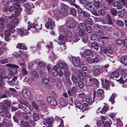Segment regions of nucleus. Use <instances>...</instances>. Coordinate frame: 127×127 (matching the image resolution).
<instances>
[{"mask_svg": "<svg viewBox=\"0 0 127 127\" xmlns=\"http://www.w3.org/2000/svg\"><path fill=\"white\" fill-rule=\"evenodd\" d=\"M8 60L7 59H4L0 61V63L2 64H4L8 62Z\"/></svg>", "mask_w": 127, "mask_h": 127, "instance_id": "60", "label": "nucleus"}, {"mask_svg": "<svg viewBox=\"0 0 127 127\" xmlns=\"http://www.w3.org/2000/svg\"><path fill=\"white\" fill-rule=\"evenodd\" d=\"M16 2L13 3V6H11L10 8L9 7L8 5L6 4L4 10V11L6 12L7 13H8L9 12L12 11L15 12V9H20L21 7Z\"/></svg>", "mask_w": 127, "mask_h": 127, "instance_id": "1", "label": "nucleus"}, {"mask_svg": "<svg viewBox=\"0 0 127 127\" xmlns=\"http://www.w3.org/2000/svg\"><path fill=\"white\" fill-rule=\"evenodd\" d=\"M84 53H85V54L88 56H90L92 54V52L91 51L88 50H86Z\"/></svg>", "mask_w": 127, "mask_h": 127, "instance_id": "47", "label": "nucleus"}, {"mask_svg": "<svg viewBox=\"0 0 127 127\" xmlns=\"http://www.w3.org/2000/svg\"><path fill=\"white\" fill-rule=\"evenodd\" d=\"M33 118L35 121H37L39 119V116L35 113H33Z\"/></svg>", "mask_w": 127, "mask_h": 127, "instance_id": "41", "label": "nucleus"}, {"mask_svg": "<svg viewBox=\"0 0 127 127\" xmlns=\"http://www.w3.org/2000/svg\"><path fill=\"white\" fill-rule=\"evenodd\" d=\"M71 5L74 6L76 8H77V10L78 12L80 13H82L83 12V11L81 8L79 7V6L76 4H74L73 3L71 4Z\"/></svg>", "mask_w": 127, "mask_h": 127, "instance_id": "35", "label": "nucleus"}, {"mask_svg": "<svg viewBox=\"0 0 127 127\" xmlns=\"http://www.w3.org/2000/svg\"><path fill=\"white\" fill-rule=\"evenodd\" d=\"M31 28H32L34 29H35H35V31H38L37 29L38 28V27L37 26V24L31 23L28 25V26L27 28V30H29Z\"/></svg>", "mask_w": 127, "mask_h": 127, "instance_id": "19", "label": "nucleus"}, {"mask_svg": "<svg viewBox=\"0 0 127 127\" xmlns=\"http://www.w3.org/2000/svg\"><path fill=\"white\" fill-rule=\"evenodd\" d=\"M93 74L95 75L96 76L99 75L100 74V72L99 69L93 67V68L92 69Z\"/></svg>", "mask_w": 127, "mask_h": 127, "instance_id": "28", "label": "nucleus"}, {"mask_svg": "<svg viewBox=\"0 0 127 127\" xmlns=\"http://www.w3.org/2000/svg\"><path fill=\"white\" fill-rule=\"evenodd\" d=\"M59 102L60 106L62 107L66 106L67 104L65 99L63 97L59 99Z\"/></svg>", "mask_w": 127, "mask_h": 127, "instance_id": "13", "label": "nucleus"}, {"mask_svg": "<svg viewBox=\"0 0 127 127\" xmlns=\"http://www.w3.org/2000/svg\"><path fill=\"white\" fill-rule=\"evenodd\" d=\"M47 100L48 102L52 105L55 106L57 104L56 100L54 98L52 97H48L47 98Z\"/></svg>", "mask_w": 127, "mask_h": 127, "instance_id": "9", "label": "nucleus"}, {"mask_svg": "<svg viewBox=\"0 0 127 127\" xmlns=\"http://www.w3.org/2000/svg\"><path fill=\"white\" fill-rule=\"evenodd\" d=\"M97 35L96 34H93L91 37L90 38L91 40H94L97 38Z\"/></svg>", "mask_w": 127, "mask_h": 127, "instance_id": "59", "label": "nucleus"}, {"mask_svg": "<svg viewBox=\"0 0 127 127\" xmlns=\"http://www.w3.org/2000/svg\"><path fill=\"white\" fill-rule=\"evenodd\" d=\"M121 63L127 66V56H123L120 59Z\"/></svg>", "mask_w": 127, "mask_h": 127, "instance_id": "27", "label": "nucleus"}, {"mask_svg": "<svg viewBox=\"0 0 127 127\" xmlns=\"http://www.w3.org/2000/svg\"><path fill=\"white\" fill-rule=\"evenodd\" d=\"M64 33L67 35L68 36L70 37L72 36V34L71 32L68 30L65 29L64 30Z\"/></svg>", "mask_w": 127, "mask_h": 127, "instance_id": "43", "label": "nucleus"}, {"mask_svg": "<svg viewBox=\"0 0 127 127\" xmlns=\"http://www.w3.org/2000/svg\"><path fill=\"white\" fill-rule=\"evenodd\" d=\"M22 93L23 96L26 98H28L31 96V94L30 92L27 89H24Z\"/></svg>", "mask_w": 127, "mask_h": 127, "instance_id": "12", "label": "nucleus"}, {"mask_svg": "<svg viewBox=\"0 0 127 127\" xmlns=\"http://www.w3.org/2000/svg\"><path fill=\"white\" fill-rule=\"evenodd\" d=\"M24 6L26 10H29L32 8V7L30 5L28 2L24 4Z\"/></svg>", "mask_w": 127, "mask_h": 127, "instance_id": "37", "label": "nucleus"}, {"mask_svg": "<svg viewBox=\"0 0 127 127\" xmlns=\"http://www.w3.org/2000/svg\"><path fill=\"white\" fill-rule=\"evenodd\" d=\"M51 73L52 75L55 76L58 74L60 76H61L63 74V70L59 68V65L58 64H56L55 66L53 67Z\"/></svg>", "mask_w": 127, "mask_h": 127, "instance_id": "2", "label": "nucleus"}, {"mask_svg": "<svg viewBox=\"0 0 127 127\" xmlns=\"http://www.w3.org/2000/svg\"><path fill=\"white\" fill-rule=\"evenodd\" d=\"M20 123L21 125L24 127H30L29 123L24 121V120H21Z\"/></svg>", "mask_w": 127, "mask_h": 127, "instance_id": "30", "label": "nucleus"}, {"mask_svg": "<svg viewBox=\"0 0 127 127\" xmlns=\"http://www.w3.org/2000/svg\"><path fill=\"white\" fill-rule=\"evenodd\" d=\"M75 103L76 106L77 108L81 109H83V106L79 102L76 101Z\"/></svg>", "mask_w": 127, "mask_h": 127, "instance_id": "42", "label": "nucleus"}, {"mask_svg": "<svg viewBox=\"0 0 127 127\" xmlns=\"http://www.w3.org/2000/svg\"><path fill=\"white\" fill-rule=\"evenodd\" d=\"M22 115V113L20 111H18L16 112L15 116V117L17 118H20Z\"/></svg>", "mask_w": 127, "mask_h": 127, "instance_id": "52", "label": "nucleus"}, {"mask_svg": "<svg viewBox=\"0 0 127 127\" xmlns=\"http://www.w3.org/2000/svg\"><path fill=\"white\" fill-rule=\"evenodd\" d=\"M91 46L92 47L96 50H98L99 48V46L98 45L95 43H92L91 44Z\"/></svg>", "mask_w": 127, "mask_h": 127, "instance_id": "48", "label": "nucleus"}, {"mask_svg": "<svg viewBox=\"0 0 127 127\" xmlns=\"http://www.w3.org/2000/svg\"><path fill=\"white\" fill-rule=\"evenodd\" d=\"M106 11L104 9H100L98 11V14L100 15H104L105 14Z\"/></svg>", "mask_w": 127, "mask_h": 127, "instance_id": "50", "label": "nucleus"}, {"mask_svg": "<svg viewBox=\"0 0 127 127\" xmlns=\"http://www.w3.org/2000/svg\"><path fill=\"white\" fill-rule=\"evenodd\" d=\"M49 79L45 77H43L42 80V83L45 84H48L49 82Z\"/></svg>", "mask_w": 127, "mask_h": 127, "instance_id": "40", "label": "nucleus"}, {"mask_svg": "<svg viewBox=\"0 0 127 127\" xmlns=\"http://www.w3.org/2000/svg\"><path fill=\"white\" fill-rule=\"evenodd\" d=\"M59 38L61 40H64L66 39V37L65 35H63L60 34L59 36Z\"/></svg>", "mask_w": 127, "mask_h": 127, "instance_id": "55", "label": "nucleus"}, {"mask_svg": "<svg viewBox=\"0 0 127 127\" xmlns=\"http://www.w3.org/2000/svg\"><path fill=\"white\" fill-rule=\"evenodd\" d=\"M46 122L47 124V127H52L53 126L52 124L53 122V118L52 117L47 118L46 119Z\"/></svg>", "mask_w": 127, "mask_h": 127, "instance_id": "15", "label": "nucleus"}, {"mask_svg": "<svg viewBox=\"0 0 127 127\" xmlns=\"http://www.w3.org/2000/svg\"><path fill=\"white\" fill-rule=\"evenodd\" d=\"M116 96V95L114 94H112L111 97L109 101L111 102L112 104H114L115 102L114 99Z\"/></svg>", "mask_w": 127, "mask_h": 127, "instance_id": "44", "label": "nucleus"}, {"mask_svg": "<svg viewBox=\"0 0 127 127\" xmlns=\"http://www.w3.org/2000/svg\"><path fill=\"white\" fill-rule=\"evenodd\" d=\"M6 27L8 30L11 32H14L15 31V26L10 24H7L6 25Z\"/></svg>", "mask_w": 127, "mask_h": 127, "instance_id": "21", "label": "nucleus"}, {"mask_svg": "<svg viewBox=\"0 0 127 127\" xmlns=\"http://www.w3.org/2000/svg\"><path fill=\"white\" fill-rule=\"evenodd\" d=\"M5 112L4 113V116L5 117L10 118L11 117V114L8 111V109H7L5 111L3 112Z\"/></svg>", "mask_w": 127, "mask_h": 127, "instance_id": "39", "label": "nucleus"}, {"mask_svg": "<svg viewBox=\"0 0 127 127\" xmlns=\"http://www.w3.org/2000/svg\"><path fill=\"white\" fill-rule=\"evenodd\" d=\"M64 75L65 77L66 78L67 80L66 81L67 82L69 83L70 82V79L69 78V77L71 75V73L68 70V69H66L64 70Z\"/></svg>", "mask_w": 127, "mask_h": 127, "instance_id": "22", "label": "nucleus"}, {"mask_svg": "<svg viewBox=\"0 0 127 127\" xmlns=\"http://www.w3.org/2000/svg\"><path fill=\"white\" fill-rule=\"evenodd\" d=\"M17 32L19 34L21 35H22L23 34L26 35L29 33V32L27 31L26 29L24 28L23 30L21 29H18L17 30Z\"/></svg>", "mask_w": 127, "mask_h": 127, "instance_id": "18", "label": "nucleus"}, {"mask_svg": "<svg viewBox=\"0 0 127 127\" xmlns=\"http://www.w3.org/2000/svg\"><path fill=\"white\" fill-rule=\"evenodd\" d=\"M17 77L16 76H15L13 79L12 81H9L8 82L9 85H15V82L17 79Z\"/></svg>", "mask_w": 127, "mask_h": 127, "instance_id": "33", "label": "nucleus"}, {"mask_svg": "<svg viewBox=\"0 0 127 127\" xmlns=\"http://www.w3.org/2000/svg\"><path fill=\"white\" fill-rule=\"evenodd\" d=\"M104 91L101 89H98L97 92L96 96L99 100H102L104 97Z\"/></svg>", "mask_w": 127, "mask_h": 127, "instance_id": "10", "label": "nucleus"}, {"mask_svg": "<svg viewBox=\"0 0 127 127\" xmlns=\"http://www.w3.org/2000/svg\"><path fill=\"white\" fill-rule=\"evenodd\" d=\"M125 4L124 3H123L122 2H120V3H118V5L117 6V8L118 9H120L122 8L123 6V5Z\"/></svg>", "mask_w": 127, "mask_h": 127, "instance_id": "61", "label": "nucleus"}, {"mask_svg": "<svg viewBox=\"0 0 127 127\" xmlns=\"http://www.w3.org/2000/svg\"><path fill=\"white\" fill-rule=\"evenodd\" d=\"M71 79L73 83H77L78 82V79L75 76L72 75L71 77Z\"/></svg>", "mask_w": 127, "mask_h": 127, "instance_id": "53", "label": "nucleus"}, {"mask_svg": "<svg viewBox=\"0 0 127 127\" xmlns=\"http://www.w3.org/2000/svg\"><path fill=\"white\" fill-rule=\"evenodd\" d=\"M16 47L18 49H21L25 50L27 49L26 46L23 45V44L21 43L18 44L16 46Z\"/></svg>", "mask_w": 127, "mask_h": 127, "instance_id": "34", "label": "nucleus"}, {"mask_svg": "<svg viewBox=\"0 0 127 127\" xmlns=\"http://www.w3.org/2000/svg\"><path fill=\"white\" fill-rule=\"evenodd\" d=\"M22 72L23 75H27L28 74V72L27 70L26 69L23 68L22 69Z\"/></svg>", "mask_w": 127, "mask_h": 127, "instance_id": "54", "label": "nucleus"}, {"mask_svg": "<svg viewBox=\"0 0 127 127\" xmlns=\"http://www.w3.org/2000/svg\"><path fill=\"white\" fill-rule=\"evenodd\" d=\"M111 12L112 14L114 15H116L117 13V11L114 9H111Z\"/></svg>", "mask_w": 127, "mask_h": 127, "instance_id": "62", "label": "nucleus"}, {"mask_svg": "<svg viewBox=\"0 0 127 127\" xmlns=\"http://www.w3.org/2000/svg\"><path fill=\"white\" fill-rule=\"evenodd\" d=\"M2 123L3 125L7 127H9L10 126L8 121L5 119H4L3 120Z\"/></svg>", "mask_w": 127, "mask_h": 127, "instance_id": "49", "label": "nucleus"}, {"mask_svg": "<svg viewBox=\"0 0 127 127\" xmlns=\"http://www.w3.org/2000/svg\"><path fill=\"white\" fill-rule=\"evenodd\" d=\"M5 19L4 18H0V29H4L5 27Z\"/></svg>", "mask_w": 127, "mask_h": 127, "instance_id": "24", "label": "nucleus"}, {"mask_svg": "<svg viewBox=\"0 0 127 127\" xmlns=\"http://www.w3.org/2000/svg\"><path fill=\"white\" fill-rule=\"evenodd\" d=\"M76 25L75 21L73 20L68 21L67 22V25L70 28H74Z\"/></svg>", "mask_w": 127, "mask_h": 127, "instance_id": "17", "label": "nucleus"}, {"mask_svg": "<svg viewBox=\"0 0 127 127\" xmlns=\"http://www.w3.org/2000/svg\"><path fill=\"white\" fill-rule=\"evenodd\" d=\"M105 121H103L100 120H98L97 121L96 124L98 126L100 127L103 125Z\"/></svg>", "mask_w": 127, "mask_h": 127, "instance_id": "46", "label": "nucleus"}, {"mask_svg": "<svg viewBox=\"0 0 127 127\" xmlns=\"http://www.w3.org/2000/svg\"><path fill=\"white\" fill-rule=\"evenodd\" d=\"M48 20V21L45 24V26L47 28H50L51 29H52L54 26V23L50 18H49Z\"/></svg>", "mask_w": 127, "mask_h": 127, "instance_id": "11", "label": "nucleus"}, {"mask_svg": "<svg viewBox=\"0 0 127 127\" xmlns=\"http://www.w3.org/2000/svg\"><path fill=\"white\" fill-rule=\"evenodd\" d=\"M94 30L97 32H99L101 30V28L97 24H95L94 25Z\"/></svg>", "mask_w": 127, "mask_h": 127, "instance_id": "31", "label": "nucleus"}, {"mask_svg": "<svg viewBox=\"0 0 127 127\" xmlns=\"http://www.w3.org/2000/svg\"><path fill=\"white\" fill-rule=\"evenodd\" d=\"M85 84L88 86H90L92 85V79L88 76H87L84 79Z\"/></svg>", "mask_w": 127, "mask_h": 127, "instance_id": "16", "label": "nucleus"}, {"mask_svg": "<svg viewBox=\"0 0 127 127\" xmlns=\"http://www.w3.org/2000/svg\"><path fill=\"white\" fill-rule=\"evenodd\" d=\"M31 73L32 75L34 76L35 78H37L38 77V74L37 72L34 70L31 71Z\"/></svg>", "mask_w": 127, "mask_h": 127, "instance_id": "51", "label": "nucleus"}, {"mask_svg": "<svg viewBox=\"0 0 127 127\" xmlns=\"http://www.w3.org/2000/svg\"><path fill=\"white\" fill-rule=\"evenodd\" d=\"M110 82L107 79L105 80L104 84H103V86L106 89L108 88L110 85Z\"/></svg>", "mask_w": 127, "mask_h": 127, "instance_id": "29", "label": "nucleus"}, {"mask_svg": "<svg viewBox=\"0 0 127 127\" xmlns=\"http://www.w3.org/2000/svg\"><path fill=\"white\" fill-rule=\"evenodd\" d=\"M87 74L82 70H80L78 72L77 76L80 80H83L87 77Z\"/></svg>", "mask_w": 127, "mask_h": 127, "instance_id": "8", "label": "nucleus"}, {"mask_svg": "<svg viewBox=\"0 0 127 127\" xmlns=\"http://www.w3.org/2000/svg\"><path fill=\"white\" fill-rule=\"evenodd\" d=\"M80 2L81 4L84 5L85 8L87 9L91 12L94 11V8L92 6L91 2L88 1L87 0H80Z\"/></svg>", "mask_w": 127, "mask_h": 127, "instance_id": "3", "label": "nucleus"}, {"mask_svg": "<svg viewBox=\"0 0 127 127\" xmlns=\"http://www.w3.org/2000/svg\"><path fill=\"white\" fill-rule=\"evenodd\" d=\"M108 108L106 106H104L102 109L99 111V109H100V108H99L97 110V112L98 113L100 112L102 114L104 113L108 110Z\"/></svg>", "mask_w": 127, "mask_h": 127, "instance_id": "25", "label": "nucleus"}, {"mask_svg": "<svg viewBox=\"0 0 127 127\" xmlns=\"http://www.w3.org/2000/svg\"><path fill=\"white\" fill-rule=\"evenodd\" d=\"M9 18L10 22L13 23L15 26L16 25H17L19 23V20L16 17V15L15 14H13L10 16Z\"/></svg>", "mask_w": 127, "mask_h": 127, "instance_id": "6", "label": "nucleus"}, {"mask_svg": "<svg viewBox=\"0 0 127 127\" xmlns=\"http://www.w3.org/2000/svg\"><path fill=\"white\" fill-rule=\"evenodd\" d=\"M37 103L38 104L40 105L39 107L41 108H43L45 105V102L44 101L38 100L37 101Z\"/></svg>", "mask_w": 127, "mask_h": 127, "instance_id": "38", "label": "nucleus"}, {"mask_svg": "<svg viewBox=\"0 0 127 127\" xmlns=\"http://www.w3.org/2000/svg\"><path fill=\"white\" fill-rule=\"evenodd\" d=\"M94 6L96 8H103L106 9L107 8H106V5L103 3L99 4V3H93Z\"/></svg>", "mask_w": 127, "mask_h": 127, "instance_id": "20", "label": "nucleus"}, {"mask_svg": "<svg viewBox=\"0 0 127 127\" xmlns=\"http://www.w3.org/2000/svg\"><path fill=\"white\" fill-rule=\"evenodd\" d=\"M104 127H110V125L107 121H106L103 124Z\"/></svg>", "mask_w": 127, "mask_h": 127, "instance_id": "64", "label": "nucleus"}, {"mask_svg": "<svg viewBox=\"0 0 127 127\" xmlns=\"http://www.w3.org/2000/svg\"><path fill=\"white\" fill-rule=\"evenodd\" d=\"M76 87H73L71 89V92L72 95L73 96H75L76 95Z\"/></svg>", "mask_w": 127, "mask_h": 127, "instance_id": "45", "label": "nucleus"}, {"mask_svg": "<svg viewBox=\"0 0 127 127\" xmlns=\"http://www.w3.org/2000/svg\"><path fill=\"white\" fill-rule=\"evenodd\" d=\"M57 64H58L59 65V68H60L62 70V69L64 70L68 69V66L64 62H62Z\"/></svg>", "mask_w": 127, "mask_h": 127, "instance_id": "14", "label": "nucleus"}, {"mask_svg": "<svg viewBox=\"0 0 127 127\" xmlns=\"http://www.w3.org/2000/svg\"><path fill=\"white\" fill-rule=\"evenodd\" d=\"M119 75V73L118 72L114 71L111 73V74L110 75V76L112 79H114L118 77Z\"/></svg>", "mask_w": 127, "mask_h": 127, "instance_id": "26", "label": "nucleus"}, {"mask_svg": "<svg viewBox=\"0 0 127 127\" xmlns=\"http://www.w3.org/2000/svg\"><path fill=\"white\" fill-rule=\"evenodd\" d=\"M82 38V41L84 43H87L88 40V37L86 34H84Z\"/></svg>", "mask_w": 127, "mask_h": 127, "instance_id": "36", "label": "nucleus"}, {"mask_svg": "<svg viewBox=\"0 0 127 127\" xmlns=\"http://www.w3.org/2000/svg\"><path fill=\"white\" fill-rule=\"evenodd\" d=\"M86 28V26L85 24H83L82 23L79 24L78 29L79 30V35L80 36H83L85 34L84 31Z\"/></svg>", "mask_w": 127, "mask_h": 127, "instance_id": "7", "label": "nucleus"}, {"mask_svg": "<svg viewBox=\"0 0 127 127\" xmlns=\"http://www.w3.org/2000/svg\"><path fill=\"white\" fill-rule=\"evenodd\" d=\"M70 14L73 15H75L76 14V11L73 8H71L70 11Z\"/></svg>", "mask_w": 127, "mask_h": 127, "instance_id": "57", "label": "nucleus"}, {"mask_svg": "<svg viewBox=\"0 0 127 127\" xmlns=\"http://www.w3.org/2000/svg\"><path fill=\"white\" fill-rule=\"evenodd\" d=\"M79 97L81 98H85L86 96V95L84 93H80L79 94Z\"/></svg>", "mask_w": 127, "mask_h": 127, "instance_id": "63", "label": "nucleus"}, {"mask_svg": "<svg viewBox=\"0 0 127 127\" xmlns=\"http://www.w3.org/2000/svg\"><path fill=\"white\" fill-rule=\"evenodd\" d=\"M6 65L8 67H10L9 69V71L12 73V75L14 74H15L17 72V69L19 68V66L15 64H7Z\"/></svg>", "mask_w": 127, "mask_h": 127, "instance_id": "4", "label": "nucleus"}, {"mask_svg": "<svg viewBox=\"0 0 127 127\" xmlns=\"http://www.w3.org/2000/svg\"><path fill=\"white\" fill-rule=\"evenodd\" d=\"M72 61L74 64L75 66L78 67L80 65V62L78 58L76 57L73 58Z\"/></svg>", "mask_w": 127, "mask_h": 127, "instance_id": "23", "label": "nucleus"}, {"mask_svg": "<svg viewBox=\"0 0 127 127\" xmlns=\"http://www.w3.org/2000/svg\"><path fill=\"white\" fill-rule=\"evenodd\" d=\"M62 5V9L64 12L67 11L69 9V7L67 5L64 4H61Z\"/></svg>", "mask_w": 127, "mask_h": 127, "instance_id": "32", "label": "nucleus"}, {"mask_svg": "<svg viewBox=\"0 0 127 127\" xmlns=\"http://www.w3.org/2000/svg\"><path fill=\"white\" fill-rule=\"evenodd\" d=\"M113 5L114 6L118 5V3L119 2V0H112Z\"/></svg>", "mask_w": 127, "mask_h": 127, "instance_id": "56", "label": "nucleus"}, {"mask_svg": "<svg viewBox=\"0 0 127 127\" xmlns=\"http://www.w3.org/2000/svg\"><path fill=\"white\" fill-rule=\"evenodd\" d=\"M78 86L80 88H83L84 87L83 82L81 81H79L78 82Z\"/></svg>", "mask_w": 127, "mask_h": 127, "instance_id": "58", "label": "nucleus"}, {"mask_svg": "<svg viewBox=\"0 0 127 127\" xmlns=\"http://www.w3.org/2000/svg\"><path fill=\"white\" fill-rule=\"evenodd\" d=\"M3 104L0 105V112L3 113L4 111L8 109V107L10 105V102L7 101H5L3 102Z\"/></svg>", "mask_w": 127, "mask_h": 127, "instance_id": "5", "label": "nucleus"}]
</instances>
